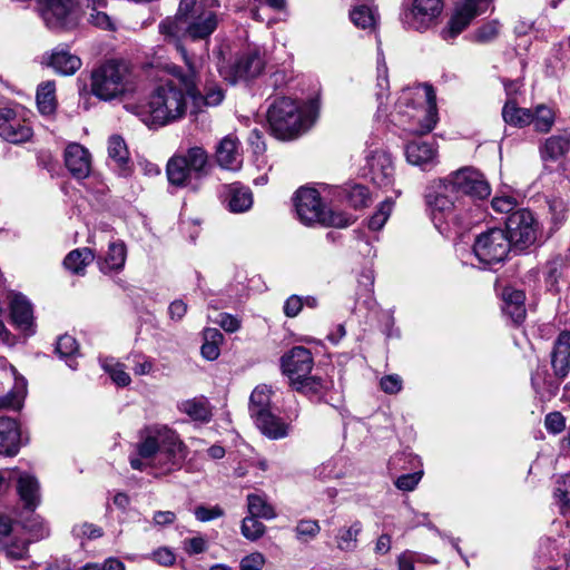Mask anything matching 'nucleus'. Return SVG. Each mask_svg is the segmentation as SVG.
Instances as JSON below:
<instances>
[{
	"mask_svg": "<svg viewBox=\"0 0 570 570\" xmlns=\"http://www.w3.org/2000/svg\"><path fill=\"white\" fill-rule=\"evenodd\" d=\"M188 70L173 67L174 78L159 83L148 101L134 107V112L148 127H164L183 119L188 109V99L199 104V88L194 65L181 50Z\"/></svg>",
	"mask_w": 570,
	"mask_h": 570,
	"instance_id": "nucleus-1",
	"label": "nucleus"
},
{
	"mask_svg": "<svg viewBox=\"0 0 570 570\" xmlns=\"http://www.w3.org/2000/svg\"><path fill=\"white\" fill-rule=\"evenodd\" d=\"M135 449L136 455L129 458V463L138 471L151 468L161 474H169L180 469L187 456V448L177 432L165 424H150L141 429Z\"/></svg>",
	"mask_w": 570,
	"mask_h": 570,
	"instance_id": "nucleus-2",
	"label": "nucleus"
},
{
	"mask_svg": "<svg viewBox=\"0 0 570 570\" xmlns=\"http://www.w3.org/2000/svg\"><path fill=\"white\" fill-rule=\"evenodd\" d=\"M215 12L207 10L197 0H180L175 19H166L159 24L163 35L178 38L180 35L191 40L207 39L217 28Z\"/></svg>",
	"mask_w": 570,
	"mask_h": 570,
	"instance_id": "nucleus-3",
	"label": "nucleus"
},
{
	"mask_svg": "<svg viewBox=\"0 0 570 570\" xmlns=\"http://www.w3.org/2000/svg\"><path fill=\"white\" fill-rule=\"evenodd\" d=\"M397 108L400 115L409 118L404 126L411 134L425 135L438 122L436 95L431 85L423 83L403 90Z\"/></svg>",
	"mask_w": 570,
	"mask_h": 570,
	"instance_id": "nucleus-4",
	"label": "nucleus"
},
{
	"mask_svg": "<svg viewBox=\"0 0 570 570\" xmlns=\"http://www.w3.org/2000/svg\"><path fill=\"white\" fill-rule=\"evenodd\" d=\"M208 153L200 146H191L175 154L167 163L168 181L177 187L198 188V181L208 175Z\"/></svg>",
	"mask_w": 570,
	"mask_h": 570,
	"instance_id": "nucleus-5",
	"label": "nucleus"
},
{
	"mask_svg": "<svg viewBox=\"0 0 570 570\" xmlns=\"http://www.w3.org/2000/svg\"><path fill=\"white\" fill-rule=\"evenodd\" d=\"M268 124L274 136L288 140L306 131L314 118L306 109L301 108L294 100L283 97L276 99L267 112Z\"/></svg>",
	"mask_w": 570,
	"mask_h": 570,
	"instance_id": "nucleus-6",
	"label": "nucleus"
},
{
	"mask_svg": "<svg viewBox=\"0 0 570 570\" xmlns=\"http://www.w3.org/2000/svg\"><path fill=\"white\" fill-rule=\"evenodd\" d=\"M130 89V70L127 63L122 61L109 60L91 72L90 90L100 100H114Z\"/></svg>",
	"mask_w": 570,
	"mask_h": 570,
	"instance_id": "nucleus-7",
	"label": "nucleus"
},
{
	"mask_svg": "<svg viewBox=\"0 0 570 570\" xmlns=\"http://www.w3.org/2000/svg\"><path fill=\"white\" fill-rule=\"evenodd\" d=\"M295 208L299 220L305 225L320 224L326 227H347L353 218L341 212L325 209L320 194L313 188H301L295 196Z\"/></svg>",
	"mask_w": 570,
	"mask_h": 570,
	"instance_id": "nucleus-8",
	"label": "nucleus"
},
{
	"mask_svg": "<svg viewBox=\"0 0 570 570\" xmlns=\"http://www.w3.org/2000/svg\"><path fill=\"white\" fill-rule=\"evenodd\" d=\"M401 21L407 30L425 32L432 28L443 10L442 0H406Z\"/></svg>",
	"mask_w": 570,
	"mask_h": 570,
	"instance_id": "nucleus-9",
	"label": "nucleus"
},
{
	"mask_svg": "<svg viewBox=\"0 0 570 570\" xmlns=\"http://www.w3.org/2000/svg\"><path fill=\"white\" fill-rule=\"evenodd\" d=\"M511 248V242L502 228H490L481 233L473 245L475 256L485 265L503 262Z\"/></svg>",
	"mask_w": 570,
	"mask_h": 570,
	"instance_id": "nucleus-10",
	"label": "nucleus"
},
{
	"mask_svg": "<svg viewBox=\"0 0 570 570\" xmlns=\"http://www.w3.org/2000/svg\"><path fill=\"white\" fill-rule=\"evenodd\" d=\"M38 3L47 28L61 31L77 26L79 17L75 0H38Z\"/></svg>",
	"mask_w": 570,
	"mask_h": 570,
	"instance_id": "nucleus-11",
	"label": "nucleus"
},
{
	"mask_svg": "<svg viewBox=\"0 0 570 570\" xmlns=\"http://www.w3.org/2000/svg\"><path fill=\"white\" fill-rule=\"evenodd\" d=\"M507 235L513 248L523 250L532 246L539 234V223L528 209L513 212L507 219Z\"/></svg>",
	"mask_w": 570,
	"mask_h": 570,
	"instance_id": "nucleus-12",
	"label": "nucleus"
},
{
	"mask_svg": "<svg viewBox=\"0 0 570 570\" xmlns=\"http://www.w3.org/2000/svg\"><path fill=\"white\" fill-rule=\"evenodd\" d=\"M448 177L460 199L463 196H469L472 199H485L491 194V187L483 174L472 167L458 169Z\"/></svg>",
	"mask_w": 570,
	"mask_h": 570,
	"instance_id": "nucleus-13",
	"label": "nucleus"
},
{
	"mask_svg": "<svg viewBox=\"0 0 570 570\" xmlns=\"http://www.w3.org/2000/svg\"><path fill=\"white\" fill-rule=\"evenodd\" d=\"M488 0H459L454 12L446 26L441 30L440 37L444 41L454 40L471 21L484 11Z\"/></svg>",
	"mask_w": 570,
	"mask_h": 570,
	"instance_id": "nucleus-14",
	"label": "nucleus"
},
{
	"mask_svg": "<svg viewBox=\"0 0 570 570\" xmlns=\"http://www.w3.org/2000/svg\"><path fill=\"white\" fill-rule=\"evenodd\" d=\"M264 65L261 52L257 49H248L237 56L232 65L222 67L219 72L225 80L236 83L239 80H247L261 75Z\"/></svg>",
	"mask_w": 570,
	"mask_h": 570,
	"instance_id": "nucleus-15",
	"label": "nucleus"
},
{
	"mask_svg": "<svg viewBox=\"0 0 570 570\" xmlns=\"http://www.w3.org/2000/svg\"><path fill=\"white\" fill-rule=\"evenodd\" d=\"M0 380L3 386L10 387L0 395V409L19 410L27 393L26 380L18 376L17 370L6 360H0Z\"/></svg>",
	"mask_w": 570,
	"mask_h": 570,
	"instance_id": "nucleus-16",
	"label": "nucleus"
},
{
	"mask_svg": "<svg viewBox=\"0 0 570 570\" xmlns=\"http://www.w3.org/2000/svg\"><path fill=\"white\" fill-rule=\"evenodd\" d=\"M33 136L27 119L13 108L0 109V137L11 144H23Z\"/></svg>",
	"mask_w": 570,
	"mask_h": 570,
	"instance_id": "nucleus-17",
	"label": "nucleus"
},
{
	"mask_svg": "<svg viewBox=\"0 0 570 570\" xmlns=\"http://www.w3.org/2000/svg\"><path fill=\"white\" fill-rule=\"evenodd\" d=\"M365 175L379 187L386 188L394 181V163L384 150H374L366 157Z\"/></svg>",
	"mask_w": 570,
	"mask_h": 570,
	"instance_id": "nucleus-18",
	"label": "nucleus"
},
{
	"mask_svg": "<svg viewBox=\"0 0 570 570\" xmlns=\"http://www.w3.org/2000/svg\"><path fill=\"white\" fill-rule=\"evenodd\" d=\"M312 353L304 346H295L281 358V367L284 375L293 384L311 373L313 368Z\"/></svg>",
	"mask_w": 570,
	"mask_h": 570,
	"instance_id": "nucleus-19",
	"label": "nucleus"
},
{
	"mask_svg": "<svg viewBox=\"0 0 570 570\" xmlns=\"http://www.w3.org/2000/svg\"><path fill=\"white\" fill-rule=\"evenodd\" d=\"M215 158L223 169L237 171L243 165V150L239 139L235 135L225 136L217 145Z\"/></svg>",
	"mask_w": 570,
	"mask_h": 570,
	"instance_id": "nucleus-20",
	"label": "nucleus"
},
{
	"mask_svg": "<svg viewBox=\"0 0 570 570\" xmlns=\"http://www.w3.org/2000/svg\"><path fill=\"white\" fill-rule=\"evenodd\" d=\"M426 204L431 210L439 213H450L461 200L449 183V177L438 181L426 194Z\"/></svg>",
	"mask_w": 570,
	"mask_h": 570,
	"instance_id": "nucleus-21",
	"label": "nucleus"
},
{
	"mask_svg": "<svg viewBox=\"0 0 570 570\" xmlns=\"http://www.w3.org/2000/svg\"><path fill=\"white\" fill-rule=\"evenodd\" d=\"M43 65L51 67L57 73L71 76L76 73L82 62L81 59L62 47L53 49L42 56Z\"/></svg>",
	"mask_w": 570,
	"mask_h": 570,
	"instance_id": "nucleus-22",
	"label": "nucleus"
},
{
	"mask_svg": "<svg viewBox=\"0 0 570 570\" xmlns=\"http://www.w3.org/2000/svg\"><path fill=\"white\" fill-rule=\"evenodd\" d=\"M65 164L77 179L88 177L91 170V156L80 144H69L65 150Z\"/></svg>",
	"mask_w": 570,
	"mask_h": 570,
	"instance_id": "nucleus-23",
	"label": "nucleus"
},
{
	"mask_svg": "<svg viewBox=\"0 0 570 570\" xmlns=\"http://www.w3.org/2000/svg\"><path fill=\"white\" fill-rule=\"evenodd\" d=\"M9 298L13 324L26 334H33V314L29 301L23 295L16 293H12Z\"/></svg>",
	"mask_w": 570,
	"mask_h": 570,
	"instance_id": "nucleus-24",
	"label": "nucleus"
},
{
	"mask_svg": "<svg viewBox=\"0 0 570 570\" xmlns=\"http://www.w3.org/2000/svg\"><path fill=\"white\" fill-rule=\"evenodd\" d=\"M22 445L18 423L10 417H0V455L14 456Z\"/></svg>",
	"mask_w": 570,
	"mask_h": 570,
	"instance_id": "nucleus-25",
	"label": "nucleus"
},
{
	"mask_svg": "<svg viewBox=\"0 0 570 570\" xmlns=\"http://www.w3.org/2000/svg\"><path fill=\"white\" fill-rule=\"evenodd\" d=\"M17 474V491L24 508L35 510L40 503V484L38 479L26 471L12 470Z\"/></svg>",
	"mask_w": 570,
	"mask_h": 570,
	"instance_id": "nucleus-26",
	"label": "nucleus"
},
{
	"mask_svg": "<svg viewBox=\"0 0 570 570\" xmlns=\"http://www.w3.org/2000/svg\"><path fill=\"white\" fill-rule=\"evenodd\" d=\"M406 160L422 168H428L436 163L438 149L434 142L411 141L405 147Z\"/></svg>",
	"mask_w": 570,
	"mask_h": 570,
	"instance_id": "nucleus-27",
	"label": "nucleus"
},
{
	"mask_svg": "<svg viewBox=\"0 0 570 570\" xmlns=\"http://www.w3.org/2000/svg\"><path fill=\"white\" fill-rule=\"evenodd\" d=\"M108 158L109 164L121 176H127L130 173V157L129 150L125 139L119 135H112L108 139Z\"/></svg>",
	"mask_w": 570,
	"mask_h": 570,
	"instance_id": "nucleus-28",
	"label": "nucleus"
},
{
	"mask_svg": "<svg viewBox=\"0 0 570 570\" xmlns=\"http://www.w3.org/2000/svg\"><path fill=\"white\" fill-rule=\"evenodd\" d=\"M552 367L556 375L564 377L570 370V332H561L552 353Z\"/></svg>",
	"mask_w": 570,
	"mask_h": 570,
	"instance_id": "nucleus-29",
	"label": "nucleus"
},
{
	"mask_svg": "<svg viewBox=\"0 0 570 570\" xmlns=\"http://www.w3.org/2000/svg\"><path fill=\"white\" fill-rule=\"evenodd\" d=\"M503 312L513 321L519 324L525 318V294L512 287H505L502 293Z\"/></svg>",
	"mask_w": 570,
	"mask_h": 570,
	"instance_id": "nucleus-30",
	"label": "nucleus"
},
{
	"mask_svg": "<svg viewBox=\"0 0 570 570\" xmlns=\"http://www.w3.org/2000/svg\"><path fill=\"white\" fill-rule=\"evenodd\" d=\"M570 149V135H553L547 138L540 147V155L543 160H557L564 156Z\"/></svg>",
	"mask_w": 570,
	"mask_h": 570,
	"instance_id": "nucleus-31",
	"label": "nucleus"
},
{
	"mask_svg": "<svg viewBox=\"0 0 570 570\" xmlns=\"http://www.w3.org/2000/svg\"><path fill=\"white\" fill-rule=\"evenodd\" d=\"M256 426L269 439H282L288 434V425L272 411L254 420Z\"/></svg>",
	"mask_w": 570,
	"mask_h": 570,
	"instance_id": "nucleus-32",
	"label": "nucleus"
},
{
	"mask_svg": "<svg viewBox=\"0 0 570 570\" xmlns=\"http://www.w3.org/2000/svg\"><path fill=\"white\" fill-rule=\"evenodd\" d=\"M87 2L88 22L102 30L114 31L116 30V23L114 19L105 12L102 9L106 8L108 0H85Z\"/></svg>",
	"mask_w": 570,
	"mask_h": 570,
	"instance_id": "nucleus-33",
	"label": "nucleus"
},
{
	"mask_svg": "<svg viewBox=\"0 0 570 570\" xmlns=\"http://www.w3.org/2000/svg\"><path fill=\"white\" fill-rule=\"evenodd\" d=\"M272 389L262 384L254 389L249 397V413L253 420L271 411Z\"/></svg>",
	"mask_w": 570,
	"mask_h": 570,
	"instance_id": "nucleus-34",
	"label": "nucleus"
},
{
	"mask_svg": "<svg viewBox=\"0 0 570 570\" xmlns=\"http://www.w3.org/2000/svg\"><path fill=\"white\" fill-rule=\"evenodd\" d=\"M37 106L42 115H51L57 108L56 83L48 80L41 82L37 89Z\"/></svg>",
	"mask_w": 570,
	"mask_h": 570,
	"instance_id": "nucleus-35",
	"label": "nucleus"
},
{
	"mask_svg": "<svg viewBox=\"0 0 570 570\" xmlns=\"http://www.w3.org/2000/svg\"><path fill=\"white\" fill-rule=\"evenodd\" d=\"M253 205V194L247 187L232 185L228 195V208L233 213H244Z\"/></svg>",
	"mask_w": 570,
	"mask_h": 570,
	"instance_id": "nucleus-36",
	"label": "nucleus"
},
{
	"mask_svg": "<svg viewBox=\"0 0 570 570\" xmlns=\"http://www.w3.org/2000/svg\"><path fill=\"white\" fill-rule=\"evenodd\" d=\"M502 117L507 124L521 128L531 124L532 109L518 107L510 100L503 106Z\"/></svg>",
	"mask_w": 570,
	"mask_h": 570,
	"instance_id": "nucleus-37",
	"label": "nucleus"
},
{
	"mask_svg": "<svg viewBox=\"0 0 570 570\" xmlns=\"http://www.w3.org/2000/svg\"><path fill=\"white\" fill-rule=\"evenodd\" d=\"M94 258L95 255L90 248H77L66 256L63 265L71 273L81 275Z\"/></svg>",
	"mask_w": 570,
	"mask_h": 570,
	"instance_id": "nucleus-38",
	"label": "nucleus"
},
{
	"mask_svg": "<svg viewBox=\"0 0 570 570\" xmlns=\"http://www.w3.org/2000/svg\"><path fill=\"white\" fill-rule=\"evenodd\" d=\"M180 412L187 414L190 419L200 422H208L212 417L209 404L204 399H191L179 403Z\"/></svg>",
	"mask_w": 570,
	"mask_h": 570,
	"instance_id": "nucleus-39",
	"label": "nucleus"
},
{
	"mask_svg": "<svg viewBox=\"0 0 570 570\" xmlns=\"http://www.w3.org/2000/svg\"><path fill=\"white\" fill-rule=\"evenodd\" d=\"M247 510L248 514L255 515L261 519L273 520L274 518H276L274 507L267 501V498L264 494H248Z\"/></svg>",
	"mask_w": 570,
	"mask_h": 570,
	"instance_id": "nucleus-40",
	"label": "nucleus"
},
{
	"mask_svg": "<svg viewBox=\"0 0 570 570\" xmlns=\"http://www.w3.org/2000/svg\"><path fill=\"white\" fill-rule=\"evenodd\" d=\"M79 346L75 337L65 334L61 335L56 344V353L66 364L71 368H77L76 357L78 355Z\"/></svg>",
	"mask_w": 570,
	"mask_h": 570,
	"instance_id": "nucleus-41",
	"label": "nucleus"
},
{
	"mask_svg": "<svg viewBox=\"0 0 570 570\" xmlns=\"http://www.w3.org/2000/svg\"><path fill=\"white\" fill-rule=\"evenodd\" d=\"M126 246L124 243L115 242L110 243L108 253L101 264V271L104 273L111 271H119L124 267L126 262Z\"/></svg>",
	"mask_w": 570,
	"mask_h": 570,
	"instance_id": "nucleus-42",
	"label": "nucleus"
},
{
	"mask_svg": "<svg viewBox=\"0 0 570 570\" xmlns=\"http://www.w3.org/2000/svg\"><path fill=\"white\" fill-rule=\"evenodd\" d=\"M362 531L360 521L353 522L350 527L338 529L335 537L337 548L342 551H354L357 547V537Z\"/></svg>",
	"mask_w": 570,
	"mask_h": 570,
	"instance_id": "nucleus-43",
	"label": "nucleus"
},
{
	"mask_svg": "<svg viewBox=\"0 0 570 570\" xmlns=\"http://www.w3.org/2000/svg\"><path fill=\"white\" fill-rule=\"evenodd\" d=\"M556 120L554 110L547 105H538L532 109V120L535 131L546 134L551 130Z\"/></svg>",
	"mask_w": 570,
	"mask_h": 570,
	"instance_id": "nucleus-44",
	"label": "nucleus"
},
{
	"mask_svg": "<svg viewBox=\"0 0 570 570\" xmlns=\"http://www.w3.org/2000/svg\"><path fill=\"white\" fill-rule=\"evenodd\" d=\"M351 21L357 28L374 30L376 26V13L375 11L365 6H356L350 12Z\"/></svg>",
	"mask_w": 570,
	"mask_h": 570,
	"instance_id": "nucleus-45",
	"label": "nucleus"
},
{
	"mask_svg": "<svg viewBox=\"0 0 570 570\" xmlns=\"http://www.w3.org/2000/svg\"><path fill=\"white\" fill-rule=\"evenodd\" d=\"M101 366L118 386H127L131 382L129 374L125 371V365L114 358H104Z\"/></svg>",
	"mask_w": 570,
	"mask_h": 570,
	"instance_id": "nucleus-46",
	"label": "nucleus"
},
{
	"mask_svg": "<svg viewBox=\"0 0 570 570\" xmlns=\"http://www.w3.org/2000/svg\"><path fill=\"white\" fill-rule=\"evenodd\" d=\"M344 195L350 206L354 208L365 207L370 203L368 189L358 184H354L344 188Z\"/></svg>",
	"mask_w": 570,
	"mask_h": 570,
	"instance_id": "nucleus-47",
	"label": "nucleus"
},
{
	"mask_svg": "<svg viewBox=\"0 0 570 570\" xmlns=\"http://www.w3.org/2000/svg\"><path fill=\"white\" fill-rule=\"evenodd\" d=\"M291 386L305 395H317L325 389L321 377L306 375L291 384Z\"/></svg>",
	"mask_w": 570,
	"mask_h": 570,
	"instance_id": "nucleus-48",
	"label": "nucleus"
},
{
	"mask_svg": "<svg viewBox=\"0 0 570 570\" xmlns=\"http://www.w3.org/2000/svg\"><path fill=\"white\" fill-rule=\"evenodd\" d=\"M199 96L202 97L199 104L191 101L193 112L202 111L203 107H215L219 105L224 98L223 91L216 86L205 88V94L199 90Z\"/></svg>",
	"mask_w": 570,
	"mask_h": 570,
	"instance_id": "nucleus-49",
	"label": "nucleus"
},
{
	"mask_svg": "<svg viewBox=\"0 0 570 570\" xmlns=\"http://www.w3.org/2000/svg\"><path fill=\"white\" fill-rule=\"evenodd\" d=\"M258 519L252 514L243 519L240 531L247 540L256 541L264 535L266 527Z\"/></svg>",
	"mask_w": 570,
	"mask_h": 570,
	"instance_id": "nucleus-50",
	"label": "nucleus"
},
{
	"mask_svg": "<svg viewBox=\"0 0 570 570\" xmlns=\"http://www.w3.org/2000/svg\"><path fill=\"white\" fill-rule=\"evenodd\" d=\"M393 209V202L385 199L380 204V207L368 220V228L372 230H380L389 219Z\"/></svg>",
	"mask_w": 570,
	"mask_h": 570,
	"instance_id": "nucleus-51",
	"label": "nucleus"
},
{
	"mask_svg": "<svg viewBox=\"0 0 570 570\" xmlns=\"http://www.w3.org/2000/svg\"><path fill=\"white\" fill-rule=\"evenodd\" d=\"M0 550H3L6 556L13 560L24 559L28 553V542L14 537L10 542L4 541Z\"/></svg>",
	"mask_w": 570,
	"mask_h": 570,
	"instance_id": "nucleus-52",
	"label": "nucleus"
},
{
	"mask_svg": "<svg viewBox=\"0 0 570 570\" xmlns=\"http://www.w3.org/2000/svg\"><path fill=\"white\" fill-rule=\"evenodd\" d=\"M321 527L316 520H301L295 527L296 538L301 541H309L317 537Z\"/></svg>",
	"mask_w": 570,
	"mask_h": 570,
	"instance_id": "nucleus-53",
	"label": "nucleus"
},
{
	"mask_svg": "<svg viewBox=\"0 0 570 570\" xmlns=\"http://www.w3.org/2000/svg\"><path fill=\"white\" fill-rule=\"evenodd\" d=\"M26 530L30 533L33 540H41L49 537V528L46 522L39 517L33 515L24 522Z\"/></svg>",
	"mask_w": 570,
	"mask_h": 570,
	"instance_id": "nucleus-54",
	"label": "nucleus"
},
{
	"mask_svg": "<svg viewBox=\"0 0 570 570\" xmlns=\"http://www.w3.org/2000/svg\"><path fill=\"white\" fill-rule=\"evenodd\" d=\"M500 31V24L493 20L484 23L473 32V40L480 43L490 42L497 38Z\"/></svg>",
	"mask_w": 570,
	"mask_h": 570,
	"instance_id": "nucleus-55",
	"label": "nucleus"
},
{
	"mask_svg": "<svg viewBox=\"0 0 570 570\" xmlns=\"http://www.w3.org/2000/svg\"><path fill=\"white\" fill-rule=\"evenodd\" d=\"M563 513L570 511V475H564L558 482L554 493Z\"/></svg>",
	"mask_w": 570,
	"mask_h": 570,
	"instance_id": "nucleus-56",
	"label": "nucleus"
},
{
	"mask_svg": "<svg viewBox=\"0 0 570 570\" xmlns=\"http://www.w3.org/2000/svg\"><path fill=\"white\" fill-rule=\"evenodd\" d=\"M266 563V558L261 552H253L244 557L240 561V570H262Z\"/></svg>",
	"mask_w": 570,
	"mask_h": 570,
	"instance_id": "nucleus-57",
	"label": "nucleus"
},
{
	"mask_svg": "<svg viewBox=\"0 0 570 570\" xmlns=\"http://www.w3.org/2000/svg\"><path fill=\"white\" fill-rule=\"evenodd\" d=\"M544 426L553 434L562 432L566 428L563 415L560 412L549 413L544 419Z\"/></svg>",
	"mask_w": 570,
	"mask_h": 570,
	"instance_id": "nucleus-58",
	"label": "nucleus"
},
{
	"mask_svg": "<svg viewBox=\"0 0 570 570\" xmlns=\"http://www.w3.org/2000/svg\"><path fill=\"white\" fill-rule=\"evenodd\" d=\"M492 208L498 213H510L517 206V199L513 196H495L491 202Z\"/></svg>",
	"mask_w": 570,
	"mask_h": 570,
	"instance_id": "nucleus-59",
	"label": "nucleus"
},
{
	"mask_svg": "<svg viewBox=\"0 0 570 570\" xmlns=\"http://www.w3.org/2000/svg\"><path fill=\"white\" fill-rule=\"evenodd\" d=\"M377 87L380 88L377 98L382 99L384 92L389 89L387 67L384 61V57H379L377 59Z\"/></svg>",
	"mask_w": 570,
	"mask_h": 570,
	"instance_id": "nucleus-60",
	"label": "nucleus"
},
{
	"mask_svg": "<svg viewBox=\"0 0 570 570\" xmlns=\"http://www.w3.org/2000/svg\"><path fill=\"white\" fill-rule=\"evenodd\" d=\"M381 389L389 394H396L402 390V379L396 374L383 376L380 382Z\"/></svg>",
	"mask_w": 570,
	"mask_h": 570,
	"instance_id": "nucleus-61",
	"label": "nucleus"
},
{
	"mask_svg": "<svg viewBox=\"0 0 570 570\" xmlns=\"http://www.w3.org/2000/svg\"><path fill=\"white\" fill-rule=\"evenodd\" d=\"M421 476V472L401 475L396 479L395 485L402 491H412L417 485Z\"/></svg>",
	"mask_w": 570,
	"mask_h": 570,
	"instance_id": "nucleus-62",
	"label": "nucleus"
},
{
	"mask_svg": "<svg viewBox=\"0 0 570 570\" xmlns=\"http://www.w3.org/2000/svg\"><path fill=\"white\" fill-rule=\"evenodd\" d=\"M183 544L184 550L190 556L202 553L207 549L206 540L203 537L185 539Z\"/></svg>",
	"mask_w": 570,
	"mask_h": 570,
	"instance_id": "nucleus-63",
	"label": "nucleus"
},
{
	"mask_svg": "<svg viewBox=\"0 0 570 570\" xmlns=\"http://www.w3.org/2000/svg\"><path fill=\"white\" fill-rule=\"evenodd\" d=\"M224 514V511L219 507L206 508L197 507L195 509V517L198 521L207 522L217 519Z\"/></svg>",
	"mask_w": 570,
	"mask_h": 570,
	"instance_id": "nucleus-64",
	"label": "nucleus"
}]
</instances>
